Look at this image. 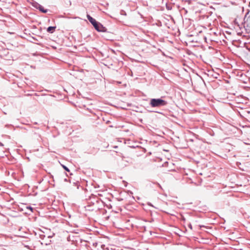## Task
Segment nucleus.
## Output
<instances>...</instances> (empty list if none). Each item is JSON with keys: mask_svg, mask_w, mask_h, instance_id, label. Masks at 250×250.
<instances>
[{"mask_svg": "<svg viewBox=\"0 0 250 250\" xmlns=\"http://www.w3.org/2000/svg\"><path fill=\"white\" fill-rule=\"evenodd\" d=\"M149 104L152 107H161L166 105L167 104V102L161 98H154L150 100Z\"/></svg>", "mask_w": 250, "mask_h": 250, "instance_id": "f03ea898", "label": "nucleus"}, {"mask_svg": "<svg viewBox=\"0 0 250 250\" xmlns=\"http://www.w3.org/2000/svg\"><path fill=\"white\" fill-rule=\"evenodd\" d=\"M39 3H38L36 1H33L32 3H31V5L33 7H34V8H36V9H38V7H39Z\"/></svg>", "mask_w": 250, "mask_h": 250, "instance_id": "423d86ee", "label": "nucleus"}, {"mask_svg": "<svg viewBox=\"0 0 250 250\" xmlns=\"http://www.w3.org/2000/svg\"><path fill=\"white\" fill-rule=\"evenodd\" d=\"M64 181H67V179H66V178H65V179H64Z\"/></svg>", "mask_w": 250, "mask_h": 250, "instance_id": "4468645a", "label": "nucleus"}, {"mask_svg": "<svg viewBox=\"0 0 250 250\" xmlns=\"http://www.w3.org/2000/svg\"><path fill=\"white\" fill-rule=\"evenodd\" d=\"M27 208L31 210V211H32V210H33V208L32 207H27Z\"/></svg>", "mask_w": 250, "mask_h": 250, "instance_id": "ddd939ff", "label": "nucleus"}, {"mask_svg": "<svg viewBox=\"0 0 250 250\" xmlns=\"http://www.w3.org/2000/svg\"><path fill=\"white\" fill-rule=\"evenodd\" d=\"M100 243H101V242L100 243L95 242V243H93V246L95 247H99Z\"/></svg>", "mask_w": 250, "mask_h": 250, "instance_id": "9d476101", "label": "nucleus"}, {"mask_svg": "<svg viewBox=\"0 0 250 250\" xmlns=\"http://www.w3.org/2000/svg\"><path fill=\"white\" fill-rule=\"evenodd\" d=\"M102 250H105V249H107V248L105 247V245L104 244H103L102 243L100 244V247Z\"/></svg>", "mask_w": 250, "mask_h": 250, "instance_id": "6e6552de", "label": "nucleus"}, {"mask_svg": "<svg viewBox=\"0 0 250 250\" xmlns=\"http://www.w3.org/2000/svg\"><path fill=\"white\" fill-rule=\"evenodd\" d=\"M120 14L122 15H124V16H125L126 15V12L123 10H121Z\"/></svg>", "mask_w": 250, "mask_h": 250, "instance_id": "9b49d317", "label": "nucleus"}, {"mask_svg": "<svg viewBox=\"0 0 250 250\" xmlns=\"http://www.w3.org/2000/svg\"><path fill=\"white\" fill-rule=\"evenodd\" d=\"M188 227L191 229H192V225L190 223H189L188 225Z\"/></svg>", "mask_w": 250, "mask_h": 250, "instance_id": "f8f14e48", "label": "nucleus"}, {"mask_svg": "<svg viewBox=\"0 0 250 250\" xmlns=\"http://www.w3.org/2000/svg\"><path fill=\"white\" fill-rule=\"evenodd\" d=\"M62 167L63 168V169L64 170H65L67 172H69L70 170H69V169L67 167H66L65 166L63 165H61Z\"/></svg>", "mask_w": 250, "mask_h": 250, "instance_id": "1a4fd4ad", "label": "nucleus"}, {"mask_svg": "<svg viewBox=\"0 0 250 250\" xmlns=\"http://www.w3.org/2000/svg\"><path fill=\"white\" fill-rule=\"evenodd\" d=\"M245 18H247L246 21L250 23V10H249L248 12L246 13Z\"/></svg>", "mask_w": 250, "mask_h": 250, "instance_id": "39448f33", "label": "nucleus"}, {"mask_svg": "<svg viewBox=\"0 0 250 250\" xmlns=\"http://www.w3.org/2000/svg\"><path fill=\"white\" fill-rule=\"evenodd\" d=\"M87 18L97 31L101 32H106L107 31V29L101 23L97 21L95 19L90 15H87Z\"/></svg>", "mask_w": 250, "mask_h": 250, "instance_id": "f257e3e1", "label": "nucleus"}, {"mask_svg": "<svg viewBox=\"0 0 250 250\" xmlns=\"http://www.w3.org/2000/svg\"><path fill=\"white\" fill-rule=\"evenodd\" d=\"M56 28V26H49L47 28V32L49 33H53L55 32V30Z\"/></svg>", "mask_w": 250, "mask_h": 250, "instance_id": "7ed1b4c3", "label": "nucleus"}, {"mask_svg": "<svg viewBox=\"0 0 250 250\" xmlns=\"http://www.w3.org/2000/svg\"><path fill=\"white\" fill-rule=\"evenodd\" d=\"M80 243H81V246H84L85 247H87V241H86L85 240H83L82 239H81L80 240Z\"/></svg>", "mask_w": 250, "mask_h": 250, "instance_id": "0eeeda50", "label": "nucleus"}, {"mask_svg": "<svg viewBox=\"0 0 250 250\" xmlns=\"http://www.w3.org/2000/svg\"><path fill=\"white\" fill-rule=\"evenodd\" d=\"M37 9L43 13H46L48 11V9H44V7L41 4H39Z\"/></svg>", "mask_w": 250, "mask_h": 250, "instance_id": "20e7f679", "label": "nucleus"}]
</instances>
